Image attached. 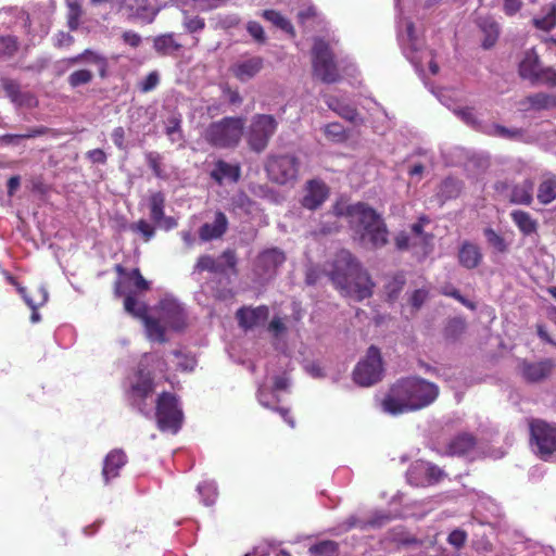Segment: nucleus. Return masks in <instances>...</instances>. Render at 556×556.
<instances>
[{"mask_svg":"<svg viewBox=\"0 0 556 556\" xmlns=\"http://www.w3.org/2000/svg\"><path fill=\"white\" fill-rule=\"evenodd\" d=\"M438 387L421 378H406L392 386L382 401V408L391 415L421 409L438 397Z\"/></svg>","mask_w":556,"mask_h":556,"instance_id":"nucleus-1","label":"nucleus"},{"mask_svg":"<svg viewBox=\"0 0 556 556\" xmlns=\"http://www.w3.org/2000/svg\"><path fill=\"white\" fill-rule=\"evenodd\" d=\"M125 311L138 318H142L146 326L147 336L151 341L164 342V328L160 324L174 330H181L186 325V312L181 303L174 298H164L160 302L159 316L160 320L152 319L147 316V307L143 303L137 301L132 294H126L124 301Z\"/></svg>","mask_w":556,"mask_h":556,"instance_id":"nucleus-2","label":"nucleus"},{"mask_svg":"<svg viewBox=\"0 0 556 556\" xmlns=\"http://www.w3.org/2000/svg\"><path fill=\"white\" fill-rule=\"evenodd\" d=\"M336 214L346 216L354 232V239L364 248H381L388 242V230L377 212L364 203L346 207L336 206Z\"/></svg>","mask_w":556,"mask_h":556,"instance_id":"nucleus-3","label":"nucleus"},{"mask_svg":"<svg viewBox=\"0 0 556 556\" xmlns=\"http://www.w3.org/2000/svg\"><path fill=\"white\" fill-rule=\"evenodd\" d=\"M330 278L340 292L356 301L367 299L372 293V282L367 274L346 250L340 251L332 263Z\"/></svg>","mask_w":556,"mask_h":556,"instance_id":"nucleus-4","label":"nucleus"},{"mask_svg":"<svg viewBox=\"0 0 556 556\" xmlns=\"http://www.w3.org/2000/svg\"><path fill=\"white\" fill-rule=\"evenodd\" d=\"M162 362L155 354H146L141 358L136 374L129 378L128 401L143 415L151 413L150 405L146 403L154 390L151 368L162 370Z\"/></svg>","mask_w":556,"mask_h":556,"instance_id":"nucleus-5","label":"nucleus"},{"mask_svg":"<svg viewBox=\"0 0 556 556\" xmlns=\"http://www.w3.org/2000/svg\"><path fill=\"white\" fill-rule=\"evenodd\" d=\"M397 39L405 56L418 72H422L424 63H428L432 75L439 73V66L433 60L432 51L424 49V40L409 18L403 17L399 20Z\"/></svg>","mask_w":556,"mask_h":556,"instance_id":"nucleus-6","label":"nucleus"},{"mask_svg":"<svg viewBox=\"0 0 556 556\" xmlns=\"http://www.w3.org/2000/svg\"><path fill=\"white\" fill-rule=\"evenodd\" d=\"M244 121L240 117H224L207 126L204 139L215 148L236 147L243 135Z\"/></svg>","mask_w":556,"mask_h":556,"instance_id":"nucleus-7","label":"nucleus"},{"mask_svg":"<svg viewBox=\"0 0 556 556\" xmlns=\"http://www.w3.org/2000/svg\"><path fill=\"white\" fill-rule=\"evenodd\" d=\"M333 56L334 52L330 42H326L323 38H316L312 50L313 70L315 76L327 84L336 83L340 78Z\"/></svg>","mask_w":556,"mask_h":556,"instance_id":"nucleus-8","label":"nucleus"},{"mask_svg":"<svg viewBox=\"0 0 556 556\" xmlns=\"http://www.w3.org/2000/svg\"><path fill=\"white\" fill-rule=\"evenodd\" d=\"M155 417L160 430L177 433L184 420L178 399L172 393H162L156 402Z\"/></svg>","mask_w":556,"mask_h":556,"instance_id":"nucleus-9","label":"nucleus"},{"mask_svg":"<svg viewBox=\"0 0 556 556\" xmlns=\"http://www.w3.org/2000/svg\"><path fill=\"white\" fill-rule=\"evenodd\" d=\"M529 428L532 450L546 459L556 451V427L541 419H532Z\"/></svg>","mask_w":556,"mask_h":556,"instance_id":"nucleus-10","label":"nucleus"},{"mask_svg":"<svg viewBox=\"0 0 556 556\" xmlns=\"http://www.w3.org/2000/svg\"><path fill=\"white\" fill-rule=\"evenodd\" d=\"M383 374L382 358L380 351L371 345L366 356L358 362L354 371V381L362 387H369L377 383Z\"/></svg>","mask_w":556,"mask_h":556,"instance_id":"nucleus-11","label":"nucleus"},{"mask_svg":"<svg viewBox=\"0 0 556 556\" xmlns=\"http://www.w3.org/2000/svg\"><path fill=\"white\" fill-rule=\"evenodd\" d=\"M519 75L532 84L556 86V71L552 67H543L532 49L525 52L519 63Z\"/></svg>","mask_w":556,"mask_h":556,"instance_id":"nucleus-12","label":"nucleus"},{"mask_svg":"<svg viewBox=\"0 0 556 556\" xmlns=\"http://www.w3.org/2000/svg\"><path fill=\"white\" fill-rule=\"evenodd\" d=\"M278 123L274 116L258 114L252 118L249 131L248 143L255 152H262L268 144L269 139L277 130Z\"/></svg>","mask_w":556,"mask_h":556,"instance_id":"nucleus-13","label":"nucleus"},{"mask_svg":"<svg viewBox=\"0 0 556 556\" xmlns=\"http://www.w3.org/2000/svg\"><path fill=\"white\" fill-rule=\"evenodd\" d=\"M266 170L271 180L285 185L296 179L299 163L293 155L273 156L267 162Z\"/></svg>","mask_w":556,"mask_h":556,"instance_id":"nucleus-14","label":"nucleus"},{"mask_svg":"<svg viewBox=\"0 0 556 556\" xmlns=\"http://www.w3.org/2000/svg\"><path fill=\"white\" fill-rule=\"evenodd\" d=\"M285 261L286 255L281 250L277 248L264 250L255 258L253 271L260 279L268 280L277 274Z\"/></svg>","mask_w":556,"mask_h":556,"instance_id":"nucleus-15","label":"nucleus"},{"mask_svg":"<svg viewBox=\"0 0 556 556\" xmlns=\"http://www.w3.org/2000/svg\"><path fill=\"white\" fill-rule=\"evenodd\" d=\"M118 10L128 20L150 24L156 17L159 10L152 0H122Z\"/></svg>","mask_w":556,"mask_h":556,"instance_id":"nucleus-16","label":"nucleus"},{"mask_svg":"<svg viewBox=\"0 0 556 556\" xmlns=\"http://www.w3.org/2000/svg\"><path fill=\"white\" fill-rule=\"evenodd\" d=\"M288 386H289V380L287 377H285V376L276 377L275 381H274L275 391L268 392L265 387L261 386L257 390V399L262 406L279 412V414L281 415L283 420L291 428H294L295 422H294L293 418L289 415V409L275 406V403H277L279 401V399L276 394V391L286 390L288 388Z\"/></svg>","mask_w":556,"mask_h":556,"instance_id":"nucleus-17","label":"nucleus"},{"mask_svg":"<svg viewBox=\"0 0 556 556\" xmlns=\"http://www.w3.org/2000/svg\"><path fill=\"white\" fill-rule=\"evenodd\" d=\"M442 476L443 471L438 466L422 460L416 462L408 471V480L414 484L420 482L435 483L440 481Z\"/></svg>","mask_w":556,"mask_h":556,"instance_id":"nucleus-18","label":"nucleus"},{"mask_svg":"<svg viewBox=\"0 0 556 556\" xmlns=\"http://www.w3.org/2000/svg\"><path fill=\"white\" fill-rule=\"evenodd\" d=\"M264 67V59L261 56H250L237 61L231 66L233 76L242 83L254 78Z\"/></svg>","mask_w":556,"mask_h":556,"instance_id":"nucleus-19","label":"nucleus"},{"mask_svg":"<svg viewBox=\"0 0 556 556\" xmlns=\"http://www.w3.org/2000/svg\"><path fill=\"white\" fill-rule=\"evenodd\" d=\"M269 316V309L265 305H261L254 308L242 307L237 312V319L239 325L248 329H253L264 324Z\"/></svg>","mask_w":556,"mask_h":556,"instance_id":"nucleus-20","label":"nucleus"},{"mask_svg":"<svg viewBox=\"0 0 556 556\" xmlns=\"http://www.w3.org/2000/svg\"><path fill=\"white\" fill-rule=\"evenodd\" d=\"M328 197V188L320 180H311L305 188L302 205L308 210L319 207Z\"/></svg>","mask_w":556,"mask_h":556,"instance_id":"nucleus-21","label":"nucleus"},{"mask_svg":"<svg viewBox=\"0 0 556 556\" xmlns=\"http://www.w3.org/2000/svg\"><path fill=\"white\" fill-rule=\"evenodd\" d=\"M324 99L327 106L342 118L354 124L362 122L355 106L349 103L345 99L330 94L325 96Z\"/></svg>","mask_w":556,"mask_h":556,"instance_id":"nucleus-22","label":"nucleus"},{"mask_svg":"<svg viewBox=\"0 0 556 556\" xmlns=\"http://www.w3.org/2000/svg\"><path fill=\"white\" fill-rule=\"evenodd\" d=\"M554 367L551 359H544L538 363L525 362L521 366L522 377L530 382H538L546 378Z\"/></svg>","mask_w":556,"mask_h":556,"instance_id":"nucleus-23","label":"nucleus"},{"mask_svg":"<svg viewBox=\"0 0 556 556\" xmlns=\"http://www.w3.org/2000/svg\"><path fill=\"white\" fill-rule=\"evenodd\" d=\"M240 166L238 164L227 163L223 160H218L214 164V168L211 172V177L222 185L224 181L237 182L240 178Z\"/></svg>","mask_w":556,"mask_h":556,"instance_id":"nucleus-24","label":"nucleus"},{"mask_svg":"<svg viewBox=\"0 0 556 556\" xmlns=\"http://www.w3.org/2000/svg\"><path fill=\"white\" fill-rule=\"evenodd\" d=\"M126 464V455L121 450L109 453L104 459L102 476L105 483L118 476L119 469Z\"/></svg>","mask_w":556,"mask_h":556,"instance_id":"nucleus-25","label":"nucleus"},{"mask_svg":"<svg viewBox=\"0 0 556 556\" xmlns=\"http://www.w3.org/2000/svg\"><path fill=\"white\" fill-rule=\"evenodd\" d=\"M182 48L174 33L156 36L153 39V49L160 55H175Z\"/></svg>","mask_w":556,"mask_h":556,"instance_id":"nucleus-26","label":"nucleus"},{"mask_svg":"<svg viewBox=\"0 0 556 556\" xmlns=\"http://www.w3.org/2000/svg\"><path fill=\"white\" fill-rule=\"evenodd\" d=\"M228 220L224 213L218 212L213 223H206L200 228V238L203 241L219 238L227 229Z\"/></svg>","mask_w":556,"mask_h":556,"instance_id":"nucleus-27","label":"nucleus"},{"mask_svg":"<svg viewBox=\"0 0 556 556\" xmlns=\"http://www.w3.org/2000/svg\"><path fill=\"white\" fill-rule=\"evenodd\" d=\"M478 27L484 35L482 46L489 49L494 46L500 35L498 24L491 16H481L477 20Z\"/></svg>","mask_w":556,"mask_h":556,"instance_id":"nucleus-28","label":"nucleus"},{"mask_svg":"<svg viewBox=\"0 0 556 556\" xmlns=\"http://www.w3.org/2000/svg\"><path fill=\"white\" fill-rule=\"evenodd\" d=\"M18 292L23 296L25 303L31 308L33 313L30 315L31 323H38L41 319L40 314L37 312V308L43 304L47 303L49 299V293L47 289L42 286H40L37 290V296L36 299H33L29 296L26 292V289L23 287L18 288Z\"/></svg>","mask_w":556,"mask_h":556,"instance_id":"nucleus-29","label":"nucleus"},{"mask_svg":"<svg viewBox=\"0 0 556 556\" xmlns=\"http://www.w3.org/2000/svg\"><path fill=\"white\" fill-rule=\"evenodd\" d=\"M534 182L531 179H526L520 184L515 185L510 191V202L515 204L530 205L533 201Z\"/></svg>","mask_w":556,"mask_h":556,"instance_id":"nucleus-30","label":"nucleus"},{"mask_svg":"<svg viewBox=\"0 0 556 556\" xmlns=\"http://www.w3.org/2000/svg\"><path fill=\"white\" fill-rule=\"evenodd\" d=\"M458 260L460 265L468 269H472L480 264L482 254L478 245L465 242L459 249Z\"/></svg>","mask_w":556,"mask_h":556,"instance_id":"nucleus-31","label":"nucleus"},{"mask_svg":"<svg viewBox=\"0 0 556 556\" xmlns=\"http://www.w3.org/2000/svg\"><path fill=\"white\" fill-rule=\"evenodd\" d=\"M536 198L543 205H547L556 199V177L554 175L548 173L543 176L538 188Z\"/></svg>","mask_w":556,"mask_h":556,"instance_id":"nucleus-32","label":"nucleus"},{"mask_svg":"<svg viewBox=\"0 0 556 556\" xmlns=\"http://www.w3.org/2000/svg\"><path fill=\"white\" fill-rule=\"evenodd\" d=\"M510 217L522 235L530 236L536 232L538 222L528 212L515 210Z\"/></svg>","mask_w":556,"mask_h":556,"instance_id":"nucleus-33","label":"nucleus"},{"mask_svg":"<svg viewBox=\"0 0 556 556\" xmlns=\"http://www.w3.org/2000/svg\"><path fill=\"white\" fill-rule=\"evenodd\" d=\"M475 446V438L471 434L463 433L454 438L448 444V452L452 455H466Z\"/></svg>","mask_w":556,"mask_h":556,"instance_id":"nucleus-34","label":"nucleus"},{"mask_svg":"<svg viewBox=\"0 0 556 556\" xmlns=\"http://www.w3.org/2000/svg\"><path fill=\"white\" fill-rule=\"evenodd\" d=\"M71 63H79V62H87L96 64L99 68V73L101 76L105 75L106 67H108V61L106 59L101 55L98 52L91 51V50H85L83 53L70 59Z\"/></svg>","mask_w":556,"mask_h":556,"instance_id":"nucleus-35","label":"nucleus"},{"mask_svg":"<svg viewBox=\"0 0 556 556\" xmlns=\"http://www.w3.org/2000/svg\"><path fill=\"white\" fill-rule=\"evenodd\" d=\"M522 105L534 110H545L556 105V98L551 94L539 92L527 97L522 101Z\"/></svg>","mask_w":556,"mask_h":556,"instance_id":"nucleus-36","label":"nucleus"},{"mask_svg":"<svg viewBox=\"0 0 556 556\" xmlns=\"http://www.w3.org/2000/svg\"><path fill=\"white\" fill-rule=\"evenodd\" d=\"M482 131L490 136L511 140H517L522 137V131L520 129H510L497 124L485 125Z\"/></svg>","mask_w":556,"mask_h":556,"instance_id":"nucleus-37","label":"nucleus"},{"mask_svg":"<svg viewBox=\"0 0 556 556\" xmlns=\"http://www.w3.org/2000/svg\"><path fill=\"white\" fill-rule=\"evenodd\" d=\"M197 491L201 496V502L205 506H211L215 503L217 498V486L214 481H203L198 484Z\"/></svg>","mask_w":556,"mask_h":556,"instance_id":"nucleus-38","label":"nucleus"},{"mask_svg":"<svg viewBox=\"0 0 556 556\" xmlns=\"http://www.w3.org/2000/svg\"><path fill=\"white\" fill-rule=\"evenodd\" d=\"M165 197L162 192H155L150 197V216L157 224L161 225L164 218Z\"/></svg>","mask_w":556,"mask_h":556,"instance_id":"nucleus-39","label":"nucleus"},{"mask_svg":"<svg viewBox=\"0 0 556 556\" xmlns=\"http://www.w3.org/2000/svg\"><path fill=\"white\" fill-rule=\"evenodd\" d=\"M262 16L281 30L293 34V26L289 20L275 10H265Z\"/></svg>","mask_w":556,"mask_h":556,"instance_id":"nucleus-40","label":"nucleus"},{"mask_svg":"<svg viewBox=\"0 0 556 556\" xmlns=\"http://www.w3.org/2000/svg\"><path fill=\"white\" fill-rule=\"evenodd\" d=\"M267 331L275 340V343L278 344L279 341L285 339L288 332L286 319L280 316H274L267 326Z\"/></svg>","mask_w":556,"mask_h":556,"instance_id":"nucleus-41","label":"nucleus"},{"mask_svg":"<svg viewBox=\"0 0 556 556\" xmlns=\"http://www.w3.org/2000/svg\"><path fill=\"white\" fill-rule=\"evenodd\" d=\"M197 271L207 270L212 274H224V266L218 260L208 255L201 256L195 265Z\"/></svg>","mask_w":556,"mask_h":556,"instance_id":"nucleus-42","label":"nucleus"},{"mask_svg":"<svg viewBox=\"0 0 556 556\" xmlns=\"http://www.w3.org/2000/svg\"><path fill=\"white\" fill-rule=\"evenodd\" d=\"M338 551V545L333 541H321L309 547L311 556H334Z\"/></svg>","mask_w":556,"mask_h":556,"instance_id":"nucleus-43","label":"nucleus"},{"mask_svg":"<svg viewBox=\"0 0 556 556\" xmlns=\"http://www.w3.org/2000/svg\"><path fill=\"white\" fill-rule=\"evenodd\" d=\"M534 25L542 30H551L556 25V5L552 4L543 17L534 18Z\"/></svg>","mask_w":556,"mask_h":556,"instance_id":"nucleus-44","label":"nucleus"},{"mask_svg":"<svg viewBox=\"0 0 556 556\" xmlns=\"http://www.w3.org/2000/svg\"><path fill=\"white\" fill-rule=\"evenodd\" d=\"M454 113L467 125L482 131L484 126L478 123L472 108H458L454 109Z\"/></svg>","mask_w":556,"mask_h":556,"instance_id":"nucleus-45","label":"nucleus"},{"mask_svg":"<svg viewBox=\"0 0 556 556\" xmlns=\"http://www.w3.org/2000/svg\"><path fill=\"white\" fill-rule=\"evenodd\" d=\"M182 25L187 33L197 34L204 29L205 21L199 16H191L187 13L184 14Z\"/></svg>","mask_w":556,"mask_h":556,"instance_id":"nucleus-46","label":"nucleus"},{"mask_svg":"<svg viewBox=\"0 0 556 556\" xmlns=\"http://www.w3.org/2000/svg\"><path fill=\"white\" fill-rule=\"evenodd\" d=\"M68 8V27L74 30L79 25V17L81 15V7L78 0H66Z\"/></svg>","mask_w":556,"mask_h":556,"instance_id":"nucleus-47","label":"nucleus"},{"mask_svg":"<svg viewBox=\"0 0 556 556\" xmlns=\"http://www.w3.org/2000/svg\"><path fill=\"white\" fill-rule=\"evenodd\" d=\"M325 134L330 140L334 142H341L346 138L345 129L339 123H330L326 125Z\"/></svg>","mask_w":556,"mask_h":556,"instance_id":"nucleus-48","label":"nucleus"},{"mask_svg":"<svg viewBox=\"0 0 556 556\" xmlns=\"http://www.w3.org/2000/svg\"><path fill=\"white\" fill-rule=\"evenodd\" d=\"M92 79V73L88 70H78V71H75L73 72L70 76H68V84L76 88L78 86H81V85H86L88 83H90Z\"/></svg>","mask_w":556,"mask_h":556,"instance_id":"nucleus-49","label":"nucleus"},{"mask_svg":"<svg viewBox=\"0 0 556 556\" xmlns=\"http://www.w3.org/2000/svg\"><path fill=\"white\" fill-rule=\"evenodd\" d=\"M45 132H46V128L45 127H37V128L29 129L25 134H9V135H4L2 137V140L4 142L12 143V142H14L16 140L29 139V138L41 136Z\"/></svg>","mask_w":556,"mask_h":556,"instance_id":"nucleus-50","label":"nucleus"},{"mask_svg":"<svg viewBox=\"0 0 556 556\" xmlns=\"http://www.w3.org/2000/svg\"><path fill=\"white\" fill-rule=\"evenodd\" d=\"M17 50V42L14 37H0V58L11 56Z\"/></svg>","mask_w":556,"mask_h":556,"instance_id":"nucleus-51","label":"nucleus"},{"mask_svg":"<svg viewBox=\"0 0 556 556\" xmlns=\"http://www.w3.org/2000/svg\"><path fill=\"white\" fill-rule=\"evenodd\" d=\"M174 357L176 359V367L182 371H191L195 367L197 362L192 356L175 352Z\"/></svg>","mask_w":556,"mask_h":556,"instance_id":"nucleus-52","label":"nucleus"},{"mask_svg":"<svg viewBox=\"0 0 556 556\" xmlns=\"http://www.w3.org/2000/svg\"><path fill=\"white\" fill-rule=\"evenodd\" d=\"M466 328L465 320L462 318L451 319L445 328V334L448 338L456 339Z\"/></svg>","mask_w":556,"mask_h":556,"instance_id":"nucleus-53","label":"nucleus"},{"mask_svg":"<svg viewBox=\"0 0 556 556\" xmlns=\"http://www.w3.org/2000/svg\"><path fill=\"white\" fill-rule=\"evenodd\" d=\"M484 236L486 241L494 247L497 251H505L506 244L505 240L492 228H486L484 230Z\"/></svg>","mask_w":556,"mask_h":556,"instance_id":"nucleus-54","label":"nucleus"},{"mask_svg":"<svg viewBox=\"0 0 556 556\" xmlns=\"http://www.w3.org/2000/svg\"><path fill=\"white\" fill-rule=\"evenodd\" d=\"M160 75L156 71L149 73L140 83L139 88L142 92H149L157 87Z\"/></svg>","mask_w":556,"mask_h":556,"instance_id":"nucleus-55","label":"nucleus"},{"mask_svg":"<svg viewBox=\"0 0 556 556\" xmlns=\"http://www.w3.org/2000/svg\"><path fill=\"white\" fill-rule=\"evenodd\" d=\"M247 30L256 42L264 43L266 41L264 28L260 23L250 21L247 24Z\"/></svg>","mask_w":556,"mask_h":556,"instance_id":"nucleus-56","label":"nucleus"},{"mask_svg":"<svg viewBox=\"0 0 556 556\" xmlns=\"http://www.w3.org/2000/svg\"><path fill=\"white\" fill-rule=\"evenodd\" d=\"M181 118L178 116H172L167 119L165 132L168 137H173L177 135L178 139H182V132L180 128Z\"/></svg>","mask_w":556,"mask_h":556,"instance_id":"nucleus-57","label":"nucleus"},{"mask_svg":"<svg viewBox=\"0 0 556 556\" xmlns=\"http://www.w3.org/2000/svg\"><path fill=\"white\" fill-rule=\"evenodd\" d=\"M405 279L402 275L395 276L392 281L387 286L388 295L391 300L395 299L399 292L403 289Z\"/></svg>","mask_w":556,"mask_h":556,"instance_id":"nucleus-58","label":"nucleus"},{"mask_svg":"<svg viewBox=\"0 0 556 556\" xmlns=\"http://www.w3.org/2000/svg\"><path fill=\"white\" fill-rule=\"evenodd\" d=\"M466 540L467 533L460 529L453 530L447 536V542L456 548L463 547Z\"/></svg>","mask_w":556,"mask_h":556,"instance_id":"nucleus-59","label":"nucleus"},{"mask_svg":"<svg viewBox=\"0 0 556 556\" xmlns=\"http://www.w3.org/2000/svg\"><path fill=\"white\" fill-rule=\"evenodd\" d=\"M131 229L141 233L146 241H149L154 236V228L143 219L132 225Z\"/></svg>","mask_w":556,"mask_h":556,"instance_id":"nucleus-60","label":"nucleus"},{"mask_svg":"<svg viewBox=\"0 0 556 556\" xmlns=\"http://www.w3.org/2000/svg\"><path fill=\"white\" fill-rule=\"evenodd\" d=\"M422 222L424 218H420L419 223L414 224L412 226V232L415 240H418L425 244H429V242L432 240V237L424 232Z\"/></svg>","mask_w":556,"mask_h":556,"instance_id":"nucleus-61","label":"nucleus"},{"mask_svg":"<svg viewBox=\"0 0 556 556\" xmlns=\"http://www.w3.org/2000/svg\"><path fill=\"white\" fill-rule=\"evenodd\" d=\"M122 40L125 45L131 47V48H138L141 42L142 38L141 36L132 30H126L122 34Z\"/></svg>","mask_w":556,"mask_h":556,"instance_id":"nucleus-62","label":"nucleus"},{"mask_svg":"<svg viewBox=\"0 0 556 556\" xmlns=\"http://www.w3.org/2000/svg\"><path fill=\"white\" fill-rule=\"evenodd\" d=\"M147 161L150 168L153 170L156 177H162V168H161V156L159 153L150 152L147 154Z\"/></svg>","mask_w":556,"mask_h":556,"instance_id":"nucleus-63","label":"nucleus"},{"mask_svg":"<svg viewBox=\"0 0 556 556\" xmlns=\"http://www.w3.org/2000/svg\"><path fill=\"white\" fill-rule=\"evenodd\" d=\"M13 103L18 106L34 108L37 105V99L30 92H21Z\"/></svg>","mask_w":556,"mask_h":556,"instance_id":"nucleus-64","label":"nucleus"}]
</instances>
